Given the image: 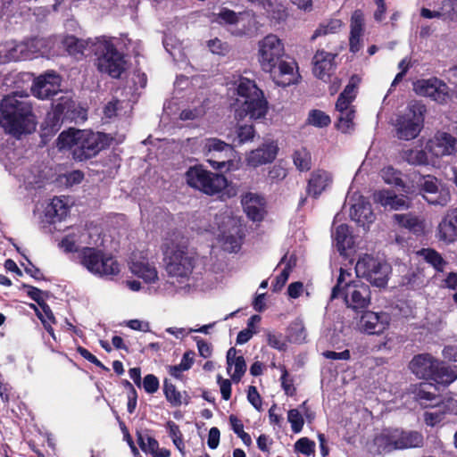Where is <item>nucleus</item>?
Listing matches in <instances>:
<instances>
[{
  "label": "nucleus",
  "mask_w": 457,
  "mask_h": 457,
  "mask_svg": "<svg viewBox=\"0 0 457 457\" xmlns=\"http://www.w3.org/2000/svg\"><path fill=\"white\" fill-rule=\"evenodd\" d=\"M426 150L436 158L454 154L457 152V138L446 132H437L428 140Z\"/></svg>",
  "instance_id": "nucleus-17"
},
{
  "label": "nucleus",
  "mask_w": 457,
  "mask_h": 457,
  "mask_svg": "<svg viewBox=\"0 0 457 457\" xmlns=\"http://www.w3.org/2000/svg\"><path fill=\"white\" fill-rule=\"evenodd\" d=\"M81 263L91 273L99 277H113L120 273L119 263L112 257L95 248H85Z\"/></svg>",
  "instance_id": "nucleus-13"
},
{
  "label": "nucleus",
  "mask_w": 457,
  "mask_h": 457,
  "mask_svg": "<svg viewBox=\"0 0 457 457\" xmlns=\"http://www.w3.org/2000/svg\"><path fill=\"white\" fill-rule=\"evenodd\" d=\"M437 360L428 353L419 354L410 362V369L420 378H430L435 376Z\"/></svg>",
  "instance_id": "nucleus-25"
},
{
  "label": "nucleus",
  "mask_w": 457,
  "mask_h": 457,
  "mask_svg": "<svg viewBox=\"0 0 457 457\" xmlns=\"http://www.w3.org/2000/svg\"><path fill=\"white\" fill-rule=\"evenodd\" d=\"M247 399L250 403L257 410L261 409L262 400L261 396L254 386H250L247 392Z\"/></svg>",
  "instance_id": "nucleus-62"
},
{
  "label": "nucleus",
  "mask_w": 457,
  "mask_h": 457,
  "mask_svg": "<svg viewBox=\"0 0 457 457\" xmlns=\"http://www.w3.org/2000/svg\"><path fill=\"white\" fill-rule=\"evenodd\" d=\"M295 450L304 455L310 456L315 452V443L307 437L300 438L295 445Z\"/></svg>",
  "instance_id": "nucleus-54"
},
{
  "label": "nucleus",
  "mask_w": 457,
  "mask_h": 457,
  "mask_svg": "<svg viewBox=\"0 0 457 457\" xmlns=\"http://www.w3.org/2000/svg\"><path fill=\"white\" fill-rule=\"evenodd\" d=\"M287 176V170L279 165L273 166L268 173V179L271 182H278L284 179Z\"/></svg>",
  "instance_id": "nucleus-61"
},
{
  "label": "nucleus",
  "mask_w": 457,
  "mask_h": 457,
  "mask_svg": "<svg viewBox=\"0 0 457 457\" xmlns=\"http://www.w3.org/2000/svg\"><path fill=\"white\" fill-rule=\"evenodd\" d=\"M278 145L274 142L263 144L261 147L251 151L247 157V164L252 167H258L271 162L277 156Z\"/></svg>",
  "instance_id": "nucleus-26"
},
{
  "label": "nucleus",
  "mask_w": 457,
  "mask_h": 457,
  "mask_svg": "<svg viewBox=\"0 0 457 457\" xmlns=\"http://www.w3.org/2000/svg\"><path fill=\"white\" fill-rule=\"evenodd\" d=\"M163 391H164L166 399L172 405L179 406V405L182 404L183 400H182V395H181L180 392L177 391L175 386L173 384L168 382L167 379L164 380Z\"/></svg>",
  "instance_id": "nucleus-49"
},
{
  "label": "nucleus",
  "mask_w": 457,
  "mask_h": 457,
  "mask_svg": "<svg viewBox=\"0 0 457 457\" xmlns=\"http://www.w3.org/2000/svg\"><path fill=\"white\" fill-rule=\"evenodd\" d=\"M204 150L206 157L215 156L216 153L225 157H231L233 153V148L229 144L214 137L205 140Z\"/></svg>",
  "instance_id": "nucleus-38"
},
{
  "label": "nucleus",
  "mask_w": 457,
  "mask_h": 457,
  "mask_svg": "<svg viewBox=\"0 0 457 457\" xmlns=\"http://www.w3.org/2000/svg\"><path fill=\"white\" fill-rule=\"evenodd\" d=\"M375 444L385 453L397 449L420 447L423 445V436L416 431L385 430L375 438Z\"/></svg>",
  "instance_id": "nucleus-10"
},
{
  "label": "nucleus",
  "mask_w": 457,
  "mask_h": 457,
  "mask_svg": "<svg viewBox=\"0 0 457 457\" xmlns=\"http://www.w3.org/2000/svg\"><path fill=\"white\" fill-rule=\"evenodd\" d=\"M343 26L339 19H330L320 23L311 37V41H314L319 37H324L337 33Z\"/></svg>",
  "instance_id": "nucleus-41"
},
{
  "label": "nucleus",
  "mask_w": 457,
  "mask_h": 457,
  "mask_svg": "<svg viewBox=\"0 0 457 457\" xmlns=\"http://www.w3.org/2000/svg\"><path fill=\"white\" fill-rule=\"evenodd\" d=\"M393 220L400 227L405 228L414 234H421L425 229L424 220L411 213L395 214Z\"/></svg>",
  "instance_id": "nucleus-36"
},
{
  "label": "nucleus",
  "mask_w": 457,
  "mask_h": 457,
  "mask_svg": "<svg viewBox=\"0 0 457 457\" xmlns=\"http://www.w3.org/2000/svg\"><path fill=\"white\" fill-rule=\"evenodd\" d=\"M289 335L295 342L302 343L305 340L306 331L302 320H295L291 323Z\"/></svg>",
  "instance_id": "nucleus-51"
},
{
  "label": "nucleus",
  "mask_w": 457,
  "mask_h": 457,
  "mask_svg": "<svg viewBox=\"0 0 457 457\" xmlns=\"http://www.w3.org/2000/svg\"><path fill=\"white\" fill-rule=\"evenodd\" d=\"M242 205L247 217L253 221H260L264 215V199L253 193H246L242 197Z\"/></svg>",
  "instance_id": "nucleus-29"
},
{
  "label": "nucleus",
  "mask_w": 457,
  "mask_h": 457,
  "mask_svg": "<svg viewBox=\"0 0 457 457\" xmlns=\"http://www.w3.org/2000/svg\"><path fill=\"white\" fill-rule=\"evenodd\" d=\"M221 219L222 225H219V229L220 230L219 241L225 251L236 253L241 247L243 239L242 228L237 221L229 216H224ZM218 224L220 223L218 222Z\"/></svg>",
  "instance_id": "nucleus-15"
},
{
  "label": "nucleus",
  "mask_w": 457,
  "mask_h": 457,
  "mask_svg": "<svg viewBox=\"0 0 457 457\" xmlns=\"http://www.w3.org/2000/svg\"><path fill=\"white\" fill-rule=\"evenodd\" d=\"M424 199L430 204L446 205L450 201L447 189L439 188L437 179L433 176H426L420 182Z\"/></svg>",
  "instance_id": "nucleus-19"
},
{
  "label": "nucleus",
  "mask_w": 457,
  "mask_h": 457,
  "mask_svg": "<svg viewBox=\"0 0 457 457\" xmlns=\"http://www.w3.org/2000/svg\"><path fill=\"white\" fill-rule=\"evenodd\" d=\"M204 114V110L203 107L194 108V109H187L181 112L180 119L183 120H195Z\"/></svg>",
  "instance_id": "nucleus-63"
},
{
  "label": "nucleus",
  "mask_w": 457,
  "mask_h": 457,
  "mask_svg": "<svg viewBox=\"0 0 457 457\" xmlns=\"http://www.w3.org/2000/svg\"><path fill=\"white\" fill-rule=\"evenodd\" d=\"M0 111V123L7 133L18 137L35 130L36 118L27 93L13 92L6 96Z\"/></svg>",
  "instance_id": "nucleus-1"
},
{
  "label": "nucleus",
  "mask_w": 457,
  "mask_h": 457,
  "mask_svg": "<svg viewBox=\"0 0 457 457\" xmlns=\"http://www.w3.org/2000/svg\"><path fill=\"white\" fill-rule=\"evenodd\" d=\"M335 242V246L340 254H345L347 249L352 248L353 245V237L349 231V228L345 224H341L337 227L332 235Z\"/></svg>",
  "instance_id": "nucleus-35"
},
{
  "label": "nucleus",
  "mask_w": 457,
  "mask_h": 457,
  "mask_svg": "<svg viewBox=\"0 0 457 457\" xmlns=\"http://www.w3.org/2000/svg\"><path fill=\"white\" fill-rule=\"evenodd\" d=\"M93 54L96 56L97 70L113 79L120 78L127 68L123 54L120 53L113 43L104 37L96 38Z\"/></svg>",
  "instance_id": "nucleus-6"
},
{
  "label": "nucleus",
  "mask_w": 457,
  "mask_h": 457,
  "mask_svg": "<svg viewBox=\"0 0 457 457\" xmlns=\"http://www.w3.org/2000/svg\"><path fill=\"white\" fill-rule=\"evenodd\" d=\"M61 79L55 72H46L34 81L31 90L37 98L46 99L58 94Z\"/></svg>",
  "instance_id": "nucleus-22"
},
{
  "label": "nucleus",
  "mask_w": 457,
  "mask_h": 457,
  "mask_svg": "<svg viewBox=\"0 0 457 457\" xmlns=\"http://www.w3.org/2000/svg\"><path fill=\"white\" fill-rule=\"evenodd\" d=\"M293 161L295 167L301 171H307L312 167L311 154L305 148L295 151Z\"/></svg>",
  "instance_id": "nucleus-44"
},
{
  "label": "nucleus",
  "mask_w": 457,
  "mask_h": 457,
  "mask_svg": "<svg viewBox=\"0 0 457 457\" xmlns=\"http://www.w3.org/2000/svg\"><path fill=\"white\" fill-rule=\"evenodd\" d=\"M389 321L390 318L386 312H365L361 316L358 326L364 333L378 335L387 328Z\"/></svg>",
  "instance_id": "nucleus-21"
},
{
  "label": "nucleus",
  "mask_w": 457,
  "mask_h": 457,
  "mask_svg": "<svg viewBox=\"0 0 457 457\" xmlns=\"http://www.w3.org/2000/svg\"><path fill=\"white\" fill-rule=\"evenodd\" d=\"M73 106L74 104L70 98L61 97L60 102L47 113L45 120L46 127L49 128L51 131L58 130L62 123L63 115Z\"/></svg>",
  "instance_id": "nucleus-28"
},
{
  "label": "nucleus",
  "mask_w": 457,
  "mask_h": 457,
  "mask_svg": "<svg viewBox=\"0 0 457 457\" xmlns=\"http://www.w3.org/2000/svg\"><path fill=\"white\" fill-rule=\"evenodd\" d=\"M426 262L430 264L436 271H443L447 262L441 254L432 248H423L418 252Z\"/></svg>",
  "instance_id": "nucleus-42"
},
{
  "label": "nucleus",
  "mask_w": 457,
  "mask_h": 457,
  "mask_svg": "<svg viewBox=\"0 0 457 457\" xmlns=\"http://www.w3.org/2000/svg\"><path fill=\"white\" fill-rule=\"evenodd\" d=\"M413 90L417 95L430 97L432 100L444 104L449 97V87L437 78L419 79L413 83Z\"/></svg>",
  "instance_id": "nucleus-16"
},
{
  "label": "nucleus",
  "mask_w": 457,
  "mask_h": 457,
  "mask_svg": "<svg viewBox=\"0 0 457 457\" xmlns=\"http://www.w3.org/2000/svg\"><path fill=\"white\" fill-rule=\"evenodd\" d=\"M363 27L364 15L361 10H356L352 14L350 24L349 46L350 51L353 53L358 52L361 47V39L363 34Z\"/></svg>",
  "instance_id": "nucleus-31"
},
{
  "label": "nucleus",
  "mask_w": 457,
  "mask_h": 457,
  "mask_svg": "<svg viewBox=\"0 0 457 457\" xmlns=\"http://www.w3.org/2000/svg\"><path fill=\"white\" fill-rule=\"evenodd\" d=\"M374 201L388 210L399 211L408 209L410 201L405 195H397L389 190H379L373 195Z\"/></svg>",
  "instance_id": "nucleus-27"
},
{
  "label": "nucleus",
  "mask_w": 457,
  "mask_h": 457,
  "mask_svg": "<svg viewBox=\"0 0 457 457\" xmlns=\"http://www.w3.org/2000/svg\"><path fill=\"white\" fill-rule=\"evenodd\" d=\"M457 378V366L447 365L437 360L432 380L437 384L449 385Z\"/></svg>",
  "instance_id": "nucleus-37"
},
{
  "label": "nucleus",
  "mask_w": 457,
  "mask_h": 457,
  "mask_svg": "<svg viewBox=\"0 0 457 457\" xmlns=\"http://www.w3.org/2000/svg\"><path fill=\"white\" fill-rule=\"evenodd\" d=\"M236 89L238 95L237 100L241 103L240 108L237 111L239 117L248 116L250 119L257 120L265 116L268 109V103L263 93L259 89L254 81L240 77L236 82Z\"/></svg>",
  "instance_id": "nucleus-5"
},
{
  "label": "nucleus",
  "mask_w": 457,
  "mask_h": 457,
  "mask_svg": "<svg viewBox=\"0 0 457 457\" xmlns=\"http://www.w3.org/2000/svg\"><path fill=\"white\" fill-rule=\"evenodd\" d=\"M350 217L359 225L364 227L367 223L373 221L374 214L370 204L362 196H359L354 203L351 204Z\"/></svg>",
  "instance_id": "nucleus-30"
},
{
  "label": "nucleus",
  "mask_w": 457,
  "mask_h": 457,
  "mask_svg": "<svg viewBox=\"0 0 457 457\" xmlns=\"http://www.w3.org/2000/svg\"><path fill=\"white\" fill-rule=\"evenodd\" d=\"M48 214L57 218L59 220H62L67 216L68 206L63 199L61 197H54L47 211Z\"/></svg>",
  "instance_id": "nucleus-46"
},
{
  "label": "nucleus",
  "mask_w": 457,
  "mask_h": 457,
  "mask_svg": "<svg viewBox=\"0 0 457 457\" xmlns=\"http://www.w3.org/2000/svg\"><path fill=\"white\" fill-rule=\"evenodd\" d=\"M57 146L59 149L71 150L74 159L84 161L96 156L101 151L104 147V135L71 129L59 135Z\"/></svg>",
  "instance_id": "nucleus-3"
},
{
  "label": "nucleus",
  "mask_w": 457,
  "mask_h": 457,
  "mask_svg": "<svg viewBox=\"0 0 457 457\" xmlns=\"http://www.w3.org/2000/svg\"><path fill=\"white\" fill-rule=\"evenodd\" d=\"M207 161L212 168L221 170L226 167L227 163L230 162V157H225L216 153L215 156H208Z\"/></svg>",
  "instance_id": "nucleus-60"
},
{
  "label": "nucleus",
  "mask_w": 457,
  "mask_h": 457,
  "mask_svg": "<svg viewBox=\"0 0 457 457\" xmlns=\"http://www.w3.org/2000/svg\"><path fill=\"white\" fill-rule=\"evenodd\" d=\"M162 247L168 283L177 291H187L195 282V253L187 249V245L175 244L172 240H167Z\"/></svg>",
  "instance_id": "nucleus-2"
},
{
  "label": "nucleus",
  "mask_w": 457,
  "mask_h": 457,
  "mask_svg": "<svg viewBox=\"0 0 457 457\" xmlns=\"http://www.w3.org/2000/svg\"><path fill=\"white\" fill-rule=\"evenodd\" d=\"M288 422L291 424L293 432L299 433L303 427V419L302 414L296 409H292L287 413Z\"/></svg>",
  "instance_id": "nucleus-52"
},
{
  "label": "nucleus",
  "mask_w": 457,
  "mask_h": 457,
  "mask_svg": "<svg viewBox=\"0 0 457 457\" xmlns=\"http://www.w3.org/2000/svg\"><path fill=\"white\" fill-rule=\"evenodd\" d=\"M207 45L211 52L215 54H225L228 50V46L219 38L209 40Z\"/></svg>",
  "instance_id": "nucleus-58"
},
{
  "label": "nucleus",
  "mask_w": 457,
  "mask_h": 457,
  "mask_svg": "<svg viewBox=\"0 0 457 457\" xmlns=\"http://www.w3.org/2000/svg\"><path fill=\"white\" fill-rule=\"evenodd\" d=\"M234 372L231 374V378L235 382H239L243 375L246 371V363L243 356H238L235 361H233Z\"/></svg>",
  "instance_id": "nucleus-56"
},
{
  "label": "nucleus",
  "mask_w": 457,
  "mask_h": 457,
  "mask_svg": "<svg viewBox=\"0 0 457 457\" xmlns=\"http://www.w3.org/2000/svg\"><path fill=\"white\" fill-rule=\"evenodd\" d=\"M357 84L358 79L353 77L336 103L337 127L344 133L349 132L353 128L355 110L352 102L356 96Z\"/></svg>",
  "instance_id": "nucleus-12"
},
{
  "label": "nucleus",
  "mask_w": 457,
  "mask_h": 457,
  "mask_svg": "<svg viewBox=\"0 0 457 457\" xmlns=\"http://www.w3.org/2000/svg\"><path fill=\"white\" fill-rule=\"evenodd\" d=\"M285 55L282 40L274 34H269L258 41L257 60L264 71H270L274 63H278Z\"/></svg>",
  "instance_id": "nucleus-14"
},
{
  "label": "nucleus",
  "mask_w": 457,
  "mask_h": 457,
  "mask_svg": "<svg viewBox=\"0 0 457 457\" xmlns=\"http://www.w3.org/2000/svg\"><path fill=\"white\" fill-rule=\"evenodd\" d=\"M143 386L148 394H154L159 388V380L154 375L149 374L145 377Z\"/></svg>",
  "instance_id": "nucleus-59"
},
{
  "label": "nucleus",
  "mask_w": 457,
  "mask_h": 457,
  "mask_svg": "<svg viewBox=\"0 0 457 457\" xmlns=\"http://www.w3.org/2000/svg\"><path fill=\"white\" fill-rule=\"evenodd\" d=\"M212 16V21L226 27L227 30L235 37L248 35L255 29V15L250 11L237 12L228 8H222Z\"/></svg>",
  "instance_id": "nucleus-8"
},
{
  "label": "nucleus",
  "mask_w": 457,
  "mask_h": 457,
  "mask_svg": "<svg viewBox=\"0 0 457 457\" xmlns=\"http://www.w3.org/2000/svg\"><path fill=\"white\" fill-rule=\"evenodd\" d=\"M436 237L445 244L453 243L457 239V208L450 210L439 222Z\"/></svg>",
  "instance_id": "nucleus-23"
},
{
  "label": "nucleus",
  "mask_w": 457,
  "mask_h": 457,
  "mask_svg": "<svg viewBox=\"0 0 457 457\" xmlns=\"http://www.w3.org/2000/svg\"><path fill=\"white\" fill-rule=\"evenodd\" d=\"M401 157L411 165H426L429 162L427 152L420 148H408L403 150Z\"/></svg>",
  "instance_id": "nucleus-39"
},
{
  "label": "nucleus",
  "mask_w": 457,
  "mask_h": 457,
  "mask_svg": "<svg viewBox=\"0 0 457 457\" xmlns=\"http://www.w3.org/2000/svg\"><path fill=\"white\" fill-rule=\"evenodd\" d=\"M186 179L188 186L208 195L220 193L228 184L223 175L211 172L198 166L189 168L186 172Z\"/></svg>",
  "instance_id": "nucleus-9"
},
{
  "label": "nucleus",
  "mask_w": 457,
  "mask_h": 457,
  "mask_svg": "<svg viewBox=\"0 0 457 457\" xmlns=\"http://www.w3.org/2000/svg\"><path fill=\"white\" fill-rule=\"evenodd\" d=\"M237 145H242L248 141H252L254 137L255 132L252 125H243L237 129Z\"/></svg>",
  "instance_id": "nucleus-53"
},
{
  "label": "nucleus",
  "mask_w": 457,
  "mask_h": 457,
  "mask_svg": "<svg viewBox=\"0 0 457 457\" xmlns=\"http://www.w3.org/2000/svg\"><path fill=\"white\" fill-rule=\"evenodd\" d=\"M267 343L268 345L278 351H284L287 348V344L284 340L282 334H278L274 332H268L267 333Z\"/></svg>",
  "instance_id": "nucleus-55"
},
{
  "label": "nucleus",
  "mask_w": 457,
  "mask_h": 457,
  "mask_svg": "<svg viewBox=\"0 0 457 457\" xmlns=\"http://www.w3.org/2000/svg\"><path fill=\"white\" fill-rule=\"evenodd\" d=\"M308 122L312 126L322 128L330 123V118L322 111L312 110L309 113Z\"/></svg>",
  "instance_id": "nucleus-50"
},
{
  "label": "nucleus",
  "mask_w": 457,
  "mask_h": 457,
  "mask_svg": "<svg viewBox=\"0 0 457 457\" xmlns=\"http://www.w3.org/2000/svg\"><path fill=\"white\" fill-rule=\"evenodd\" d=\"M6 58L8 61L13 62L32 58L29 47L27 46L26 41L21 42L12 46L7 52Z\"/></svg>",
  "instance_id": "nucleus-43"
},
{
  "label": "nucleus",
  "mask_w": 457,
  "mask_h": 457,
  "mask_svg": "<svg viewBox=\"0 0 457 457\" xmlns=\"http://www.w3.org/2000/svg\"><path fill=\"white\" fill-rule=\"evenodd\" d=\"M432 408H434L432 411H428L424 413V420L426 424L431 427L443 420L447 406L446 403L443 404L437 403V405H434Z\"/></svg>",
  "instance_id": "nucleus-45"
},
{
  "label": "nucleus",
  "mask_w": 457,
  "mask_h": 457,
  "mask_svg": "<svg viewBox=\"0 0 457 457\" xmlns=\"http://www.w3.org/2000/svg\"><path fill=\"white\" fill-rule=\"evenodd\" d=\"M129 270L137 277L147 284H154L159 280L158 271L154 263L142 254L133 253L129 262Z\"/></svg>",
  "instance_id": "nucleus-20"
},
{
  "label": "nucleus",
  "mask_w": 457,
  "mask_h": 457,
  "mask_svg": "<svg viewBox=\"0 0 457 457\" xmlns=\"http://www.w3.org/2000/svg\"><path fill=\"white\" fill-rule=\"evenodd\" d=\"M342 296L347 308L362 311L370 303V287L360 278L353 279L352 273L340 268L337 284L332 288L330 300Z\"/></svg>",
  "instance_id": "nucleus-4"
},
{
  "label": "nucleus",
  "mask_w": 457,
  "mask_h": 457,
  "mask_svg": "<svg viewBox=\"0 0 457 457\" xmlns=\"http://www.w3.org/2000/svg\"><path fill=\"white\" fill-rule=\"evenodd\" d=\"M137 443L143 452L145 453L154 454L156 451H158L159 444L154 438L149 436L148 435H137Z\"/></svg>",
  "instance_id": "nucleus-48"
},
{
  "label": "nucleus",
  "mask_w": 457,
  "mask_h": 457,
  "mask_svg": "<svg viewBox=\"0 0 457 457\" xmlns=\"http://www.w3.org/2000/svg\"><path fill=\"white\" fill-rule=\"evenodd\" d=\"M337 54L319 50L313 56V74L327 81L335 69L334 60Z\"/></svg>",
  "instance_id": "nucleus-24"
},
{
  "label": "nucleus",
  "mask_w": 457,
  "mask_h": 457,
  "mask_svg": "<svg viewBox=\"0 0 457 457\" xmlns=\"http://www.w3.org/2000/svg\"><path fill=\"white\" fill-rule=\"evenodd\" d=\"M390 271L389 264L369 254L361 257L355 265L357 278H366L371 285L378 287L386 286Z\"/></svg>",
  "instance_id": "nucleus-11"
},
{
  "label": "nucleus",
  "mask_w": 457,
  "mask_h": 457,
  "mask_svg": "<svg viewBox=\"0 0 457 457\" xmlns=\"http://www.w3.org/2000/svg\"><path fill=\"white\" fill-rule=\"evenodd\" d=\"M380 176L386 184L397 187L403 186V182L401 178V172L391 166L382 169L380 170Z\"/></svg>",
  "instance_id": "nucleus-47"
},
{
  "label": "nucleus",
  "mask_w": 457,
  "mask_h": 457,
  "mask_svg": "<svg viewBox=\"0 0 457 457\" xmlns=\"http://www.w3.org/2000/svg\"><path fill=\"white\" fill-rule=\"evenodd\" d=\"M27 46L29 47V53L31 54V57L38 53H44V48H46V44L44 38H31L26 41Z\"/></svg>",
  "instance_id": "nucleus-57"
},
{
  "label": "nucleus",
  "mask_w": 457,
  "mask_h": 457,
  "mask_svg": "<svg viewBox=\"0 0 457 457\" xmlns=\"http://www.w3.org/2000/svg\"><path fill=\"white\" fill-rule=\"evenodd\" d=\"M296 62L293 60L287 61L282 58L274 63L270 71H264L270 74L273 81L280 87H287L297 82L299 74L296 71Z\"/></svg>",
  "instance_id": "nucleus-18"
},
{
  "label": "nucleus",
  "mask_w": 457,
  "mask_h": 457,
  "mask_svg": "<svg viewBox=\"0 0 457 457\" xmlns=\"http://www.w3.org/2000/svg\"><path fill=\"white\" fill-rule=\"evenodd\" d=\"M61 247L67 253L76 252L78 250L77 242L73 236H66L60 244Z\"/></svg>",
  "instance_id": "nucleus-64"
},
{
  "label": "nucleus",
  "mask_w": 457,
  "mask_h": 457,
  "mask_svg": "<svg viewBox=\"0 0 457 457\" xmlns=\"http://www.w3.org/2000/svg\"><path fill=\"white\" fill-rule=\"evenodd\" d=\"M260 5L265 10L268 15L277 21H285L287 17L286 8L276 2V0H260Z\"/></svg>",
  "instance_id": "nucleus-40"
},
{
  "label": "nucleus",
  "mask_w": 457,
  "mask_h": 457,
  "mask_svg": "<svg viewBox=\"0 0 457 457\" xmlns=\"http://www.w3.org/2000/svg\"><path fill=\"white\" fill-rule=\"evenodd\" d=\"M426 107L418 101L408 104L405 112L399 115L395 127L397 138L401 140H411L416 138L424 125V114Z\"/></svg>",
  "instance_id": "nucleus-7"
},
{
  "label": "nucleus",
  "mask_w": 457,
  "mask_h": 457,
  "mask_svg": "<svg viewBox=\"0 0 457 457\" xmlns=\"http://www.w3.org/2000/svg\"><path fill=\"white\" fill-rule=\"evenodd\" d=\"M436 386L431 383H421L414 391L415 399L424 408L437 405L440 403Z\"/></svg>",
  "instance_id": "nucleus-33"
},
{
  "label": "nucleus",
  "mask_w": 457,
  "mask_h": 457,
  "mask_svg": "<svg viewBox=\"0 0 457 457\" xmlns=\"http://www.w3.org/2000/svg\"><path fill=\"white\" fill-rule=\"evenodd\" d=\"M331 183L332 177L328 171L321 170L313 171L308 181L307 193L317 198Z\"/></svg>",
  "instance_id": "nucleus-32"
},
{
  "label": "nucleus",
  "mask_w": 457,
  "mask_h": 457,
  "mask_svg": "<svg viewBox=\"0 0 457 457\" xmlns=\"http://www.w3.org/2000/svg\"><path fill=\"white\" fill-rule=\"evenodd\" d=\"M96 42V38L93 39H79L74 36H67L64 37L62 43L66 47L69 54H87V52L93 54V45Z\"/></svg>",
  "instance_id": "nucleus-34"
}]
</instances>
